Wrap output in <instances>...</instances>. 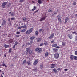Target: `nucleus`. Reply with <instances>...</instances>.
<instances>
[{
	"label": "nucleus",
	"instance_id": "obj_1",
	"mask_svg": "<svg viewBox=\"0 0 77 77\" xmlns=\"http://www.w3.org/2000/svg\"><path fill=\"white\" fill-rule=\"evenodd\" d=\"M33 30V28H31L30 29L27 30L26 32V34H27V35H29V34H30L32 32V31Z\"/></svg>",
	"mask_w": 77,
	"mask_h": 77
},
{
	"label": "nucleus",
	"instance_id": "obj_2",
	"mask_svg": "<svg viewBox=\"0 0 77 77\" xmlns=\"http://www.w3.org/2000/svg\"><path fill=\"white\" fill-rule=\"evenodd\" d=\"M35 51H38V53H41V51H42V49L39 48H36Z\"/></svg>",
	"mask_w": 77,
	"mask_h": 77
},
{
	"label": "nucleus",
	"instance_id": "obj_3",
	"mask_svg": "<svg viewBox=\"0 0 77 77\" xmlns=\"http://www.w3.org/2000/svg\"><path fill=\"white\" fill-rule=\"evenodd\" d=\"M26 51L27 52H29V54H32V51H31L30 50V48H26Z\"/></svg>",
	"mask_w": 77,
	"mask_h": 77
},
{
	"label": "nucleus",
	"instance_id": "obj_4",
	"mask_svg": "<svg viewBox=\"0 0 77 77\" xmlns=\"http://www.w3.org/2000/svg\"><path fill=\"white\" fill-rule=\"evenodd\" d=\"M59 54L56 53L54 54V57L55 59H58V58H59Z\"/></svg>",
	"mask_w": 77,
	"mask_h": 77
},
{
	"label": "nucleus",
	"instance_id": "obj_5",
	"mask_svg": "<svg viewBox=\"0 0 77 77\" xmlns=\"http://www.w3.org/2000/svg\"><path fill=\"white\" fill-rule=\"evenodd\" d=\"M6 4H7V2H3L2 5V7L3 8H5L6 7Z\"/></svg>",
	"mask_w": 77,
	"mask_h": 77
},
{
	"label": "nucleus",
	"instance_id": "obj_6",
	"mask_svg": "<svg viewBox=\"0 0 77 77\" xmlns=\"http://www.w3.org/2000/svg\"><path fill=\"white\" fill-rule=\"evenodd\" d=\"M38 61H39L38 59H37L35 60L34 62L33 65H37V63H38Z\"/></svg>",
	"mask_w": 77,
	"mask_h": 77
},
{
	"label": "nucleus",
	"instance_id": "obj_7",
	"mask_svg": "<svg viewBox=\"0 0 77 77\" xmlns=\"http://www.w3.org/2000/svg\"><path fill=\"white\" fill-rule=\"evenodd\" d=\"M45 18H46V16H45L42 18L40 19V21H44L45 20Z\"/></svg>",
	"mask_w": 77,
	"mask_h": 77
},
{
	"label": "nucleus",
	"instance_id": "obj_8",
	"mask_svg": "<svg viewBox=\"0 0 77 77\" xmlns=\"http://www.w3.org/2000/svg\"><path fill=\"white\" fill-rule=\"evenodd\" d=\"M54 36V33H53L51 34L50 36L49 37V39H52V38H53V36Z\"/></svg>",
	"mask_w": 77,
	"mask_h": 77
},
{
	"label": "nucleus",
	"instance_id": "obj_9",
	"mask_svg": "<svg viewBox=\"0 0 77 77\" xmlns=\"http://www.w3.org/2000/svg\"><path fill=\"white\" fill-rule=\"evenodd\" d=\"M57 18L59 22L60 23L61 22V19L60 18V15H58L57 16Z\"/></svg>",
	"mask_w": 77,
	"mask_h": 77
},
{
	"label": "nucleus",
	"instance_id": "obj_10",
	"mask_svg": "<svg viewBox=\"0 0 77 77\" xmlns=\"http://www.w3.org/2000/svg\"><path fill=\"white\" fill-rule=\"evenodd\" d=\"M6 24V20H4L3 21L1 25L2 26H3V25H5V24Z\"/></svg>",
	"mask_w": 77,
	"mask_h": 77
},
{
	"label": "nucleus",
	"instance_id": "obj_11",
	"mask_svg": "<svg viewBox=\"0 0 77 77\" xmlns=\"http://www.w3.org/2000/svg\"><path fill=\"white\" fill-rule=\"evenodd\" d=\"M26 63H27L28 65H31V63H30V60H29L27 61Z\"/></svg>",
	"mask_w": 77,
	"mask_h": 77
},
{
	"label": "nucleus",
	"instance_id": "obj_12",
	"mask_svg": "<svg viewBox=\"0 0 77 77\" xmlns=\"http://www.w3.org/2000/svg\"><path fill=\"white\" fill-rule=\"evenodd\" d=\"M4 47L5 48H8V47H9V45H8L5 44Z\"/></svg>",
	"mask_w": 77,
	"mask_h": 77
},
{
	"label": "nucleus",
	"instance_id": "obj_13",
	"mask_svg": "<svg viewBox=\"0 0 77 77\" xmlns=\"http://www.w3.org/2000/svg\"><path fill=\"white\" fill-rule=\"evenodd\" d=\"M53 51L54 52H57L58 51V49L56 48H55L53 49Z\"/></svg>",
	"mask_w": 77,
	"mask_h": 77
},
{
	"label": "nucleus",
	"instance_id": "obj_14",
	"mask_svg": "<svg viewBox=\"0 0 77 77\" xmlns=\"http://www.w3.org/2000/svg\"><path fill=\"white\" fill-rule=\"evenodd\" d=\"M52 47H56V46H57V44H54L52 45Z\"/></svg>",
	"mask_w": 77,
	"mask_h": 77
},
{
	"label": "nucleus",
	"instance_id": "obj_15",
	"mask_svg": "<svg viewBox=\"0 0 77 77\" xmlns=\"http://www.w3.org/2000/svg\"><path fill=\"white\" fill-rule=\"evenodd\" d=\"M30 39L31 40H33V39H35V37L34 36H32V37H31L30 38Z\"/></svg>",
	"mask_w": 77,
	"mask_h": 77
},
{
	"label": "nucleus",
	"instance_id": "obj_16",
	"mask_svg": "<svg viewBox=\"0 0 77 77\" xmlns=\"http://www.w3.org/2000/svg\"><path fill=\"white\" fill-rule=\"evenodd\" d=\"M68 36L69 39H71L72 38V36L69 34L68 35Z\"/></svg>",
	"mask_w": 77,
	"mask_h": 77
},
{
	"label": "nucleus",
	"instance_id": "obj_17",
	"mask_svg": "<svg viewBox=\"0 0 77 77\" xmlns=\"http://www.w3.org/2000/svg\"><path fill=\"white\" fill-rule=\"evenodd\" d=\"M38 2L39 4H41V3H42V1L41 0H38Z\"/></svg>",
	"mask_w": 77,
	"mask_h": 77
},
{
	"label": "nucleus",
	"instance_id": "obj_18",
	"mask_svg": "<svg viewBox=\"0 0 77 77\" xmlns=\"http://www.w3.org/2000/svg\"><path fill=\"white\" fill-rule=\"evenodd\" d=\"M74 56L73 55H71L70 56V59L72 60L74 59Z\"/></svg>",
	"mask_w": 77,
	"mask_h": 77
},
{
	"label": "nucleus",
	"instance_id": "obj_19",
	"mask_svg": "<svg viewBox=\"0 0 77 77\" xmlns=\"http://www.w3.org/2000/svg\"><path fill=\"white\" fill-rule=\"evenodd\" d=\"M69 19L68 17H66L65 20V24H66V22L68 21V20Z\"/></svg>",
	"mask_w": 77,
	"mask_h": 77
},
{
	"label": "nucleus",
	"instance_id": "obj_20",
	"mask_svg": "<svg viewBox=\"0 0 77 77\" xmlns=\"http://www.w3.org/2000/svg\"><path fill=\"white\" fill-rule=\"evenodd\" d=\"M39 31H35V36H38V33Z\"/></svg>",
	"mask_w": 77,
	"mask_h": 77
},
{
	"label": "nucleus",
	"instance_id": "obj_21",
	"mask_svg": "<svg viewBox=\"0 0 77 77\" xmlns=\"http://www.w3.org/2000/svg\"><path fill=\"white\" fill-rule=\"evenodd\" d=\"M41 40H42V38H40L37 39V41L38 42H40V41H41Z\"/></svg>",
	"mask_w": 77,
	"mask_h": 77
},
{
	"label": "nucleus",
	"instance_id": "obj_22",
	"mask_svg": "<svg viewBox=\"0 0 77 77\" xmlns=\"http://www.w3.org/2000/svg\"><path fill=\"white\" fill-rule=\"evenodd\" d=\"M40 68L41 69H42L43 68V64H42L41 65H40Z\"/></svg>",
	"mask_w": 77,
	"mask_h": 77
},
{
	"label": "nucleus",
	"instance_id": "obj_23",
	"mask_svg": "<svg viewBox=\"0 0 77 77\" xmlns=\"http://www.w3.org/2000/svg\"><path fill=\"white\" fill-rule=\"evenodd\" d=\"M25 31H26V30L25 29H23L22 30H21L20 32L21 33H23V32H25Z\"/></svg>",
	"mask_w": 77,
	"mask_h": 77
},
{
	"label": "nucleus",
	"instance_id": "obj_24",
	"mask_svg": "<svg viewBox=\"0 0 77 77\" xmlns=\"http://www.w3.org/2000/svg\"><path fill=\"white\" fill-rule=\"evenodd\" d=\"M53 71L55 73H56L57 72V70H56V69H53Z\"/></svg>",
	"mask_w": 77,
	"mask_h": 77
},
{
	"label": "nucleus",
	"instance_id": "obj_25",
	"mask_svg": "<svg viewBox=\"0 0 77 77\" xmlns=\"http://www.w3.org/2000/svg\"><path fill=\"white\" fill-rule=\"evenodd\" d=\"M26 21V18L24 17L23 18V21L25 22Z\"/></svg>",
	"mask_w": 77,
	"mask_h": 77
},
{
	"label": "nucleus",
	"instance_id": "obj_26",
	"mask_svg": "<svg viewBox=\"0 0 77 77\" xmlns=\"http://www.w3.org/2000/svg\"><path fill=\"white\" fill-rule=\"evenodd\" d=\"M50 67L51 68H54V64H52Z\"/></svg>",
	"mask_w": 77,
	"mask_h": 77
},
{
	"label": "nucleus",
	"instance_id": "obj_27",
	"mask_svg": "<svg viewBox=\"0 0 77 77\" xmlns=\"http://www.w3.org/2000/svg\"><path fill=\"white\" fill-rule=\"evenodd\" d=\"M26 60H24L23 61V64L24 65V64H25L26 63Z\"/></svg>",
	"mask_w": 77,
	"mask_h": 77
},
{
	"label": "nucleus",
	"instance_id": "obj_28",
	"mask_svg": "<svg viewBox=\"0 0 77 77\" xmlns=\"http://www.w3.org/2000/svg\"><path fill=\"white\" fill-rule=\"evenodd\" d=\"M39 32H44V30H43V29H41L39 30Z\"/></svg>",
	"mask_w": 77,
	"mask_h": 77
},
{
	"label": "nucleus",
	"instance_id": "obj_29",
	"mask_svg": "<svg viewBox=\"0 0 77 77\" xmlns=\"http://www.w3.org/2000/svg\"><path fill=\"white\" fill-rule=\"evenodd\" d=\"M2 66H5L6 68H7V66L5 64V63H3L2 64Z\"/></svg>",
	"mask_w": 77,
	"mask_h": 77
},
{
	"label": "nucleus",
	"instance_id": "obj_30",
	"mask_svg": "<svg viewBox=\"0 0 77 77\" xmlns=\"http://www.w3.org/2000/svg\"><path fill=\"white\" fill-rule=\"evenodd\" d=\"M34 71H35V72H36L37 71H38V69L37 68H35L34 69H33Z\"/></svg>",
	"mask_w": 77,
	"mask_h": 77
},
{
	"label": "nucleus",
	"instance_id": "obj_31",
	"mask_svg": "<svg viewBox=\"0 0 77 77\" xmlns=\"http://www.w3.org/2000/svg\"><path fill=\"white\" fill-rule=\"evenodd\" d=\"M15 15V14L14 12H12L11 14V16H14Z\"/></svg>",
	"mask_w": 77,
	"mask_h": 77
},
{
	"label": "nucleus",
	"instance_id": "obj_32",
	"mask_svg": "<svg viewBox=\"0 0 77 77\" xmlns=\"http://www.w3.org/2000/svg\"><path fill=\"white\" fill-rule=\"evenodd\" d=\"M12 49L11 48H10L9 51V53H11V52H12Z\"/></svg>",
	"mask_w": 77,
	"mask_h": 77
},
{
	"label": "nucleus",
	"instance_id": "obj_33",
	"mask_svg": "<svg viewBox=\"0 0 77 77\" xmlns=\"http://www.w3.org/2000/svg\"><path fill=\"white\" fill-rule=\"evenodd\" d=\"M18 44V42L17 41H16L15 42L14 45H17V44Z\"/></svg>",
	"mask_w": 77,
	"mask_h": 77
},
{
	"label": "nucleus",
	"instance_id": "obj_34",
	"mask_svg": "<svg viewBox=\"0 0 77 77\" xmlns=\"http://www.w3.org/2000/svg\"><path fill=\"white\" fill-rule=\"evenodd\" d=\"M74 59L75 60H77V57L75 56H74Z\"/></svg>",
	"mask_w": 77,
	"mask_h": 77
},
{
	"label": "nucleus",
	"instance_id": "obj_35",
	"mask_svg": "<svg viewBox=\"0 0 77 77\" xmlns=\"http://www.w3.org/2000/svg\"><path fill=\"white\" fill-rule=\"evenodd\" d=\"M44 45V43H42L40 44L39 45H40V46H42V45Z\"/></svg>",
	"mask_w": 77,
	"mask_h": 77
},
{
	"label": "nucleus",
	"instance_id": "obj_36",
	"mask_svg": "<svg viewBox=\"0 0 77 77\" xmlns=\"http://www.w3.org/2000/svg\"><path fill=\"white\" fill-rule=\"evenodd\" d=\"M48 55V52H46L45 53V56H47Z\"/></svg>",
	"mask_w": 77,
	"mask_h": 77
},
{
	"label": "nucleus",
	"instance_id": "obj_37",
	"mask_svg": "<svg viewBox=\"0 0 77 77\" xmlns=\"http://www.w3.org/2000/svg\"><path fill=\"white\" fill-rule=\"evenodd\" d=\"M25 0H20L19 1L20 3H23V1H24Z\"/></svg>",
	"mask_w": 77,
	"mask_h": 77
},
{
	"label": "nucleus",
	"instance_id": "obj_38",
	"mask_svg": "<svg viewBox=\"0 0 77 77\" xmlns=\"http://www.w3.org/2000/svg\"><path fill=\"white\" fill-rule=\"evenodd\" d=\"M11 20H15V17H12L11 18Z\"/></svg>",
	"mask_w": 77,
	"mask_h": 77
},
{
	"label": "nucleus",
	"instance_id": "obj_39",
	"mask_svg": "<svg viewBox=\"0 0 77 77\" xmlns=\"http://www.w3.org/2000/svg\"><path fill=\"white\" fill-rule=\"evenodd\" d=\"M52 11V10H51V9H50L49 10V11H48V12H51Z\"/></svg>",
	"mask_w": 77,
	"mask_h": 77
},
{
	"label": "nucleus",
	"instance_id": "obj_40",
	"mask_svg": "<svg viewBox=\"0 0 77 77\" xmlns=\"http://www.w3.org/2000/svg\"><path fill=\"white\" fill-rule=\"evenodd\" d=\"M75 41H77V36H75Z\"/></svg>",
	"mask_w": 77,
	"mask_h": 77
},
{
	"label": "nucleus",
	"instance_id": "obj_41",
	"mask_svg": "<svg viewBox=\"0 0 77 77\" xmlns=\"http://www.w3.org/2000/svg\"><path fill=\"white\" fill-rule=\"evenodd\" d=\"M54 42V40H53V41H51V44H53V43Z\"/></svg>",
	"mask_w": 77,
	"mask_h": 77
},
{
	"label": "nucleus",
	"instance_id": "obj_42",
	"mask_svg": "<svg viewBox=\"0 0 77 77\" xmlns=\"http://www.w3.org/2000/svg\"><path fill=\"white\" fill-rule=\"evenodd\" d=\"M76 2H74L73 3V5H74V6H75V5H76Z\"/></svg>",
	"mask_w": 77,
	"mask_h": 77
},
{
	"label": "nucleus",
	"instance_id": "obj_43",
	"mask_svg": "<svg viewBox=\"0 0 77 77\" xmlns=\"http://www.w3.org/2000/svg\"><path fill=\"white\" fill-rule=\"evenodd\" d=\"M26 27V25H24L22 26V28H25Z\"/></svg>",
	"mask_w": 77,
	"mask_h": 77
},
{
	"label": "nucleus",
	"instance_id": "obj_44",
	"mask_svg": "<svg viewBox=\"0 0 77 77\" xmlns=\"http://www.w3.org/2000/svg\"><path fill=\"white\" fill-rule=\"evenodd\" d=\"M34 10H35L36 9V6H35L34 7Z\"/></svg>",
	"mask_w": 77,
	"mask_h": 77
},
{
	"label": "nucleus",
	"instance_id": "obj_45",
	"mask_svg": "<svg viewBox=\"0 0 77 77\" xmlns=\"http://www.w3.org/2000/svg\"><path fill=\"white\" fill-rule=\"evenodd\" d=\"M39 11V9L37 10L36 11H35L34 12V13H36V12H38Z\"/></svg>",
	"mask_w": 77,
	"mask_h": 77
},
{
	"label": "nucleus",
	"instance_id": "obj_46",
	"mask_svg": "<svg viewBox=\"0 0 77 77\" xmlns=\"http://www.w3.org/2000/svg\"><path fill=\"white\" fill-rule=\"evenodd\" d=\"M62 45L65 46V44L64 43H63L62 44Z\"/></svg>",
	"mask_w": 77,
	"mask_h": 77
},
{
	"label": "nucleus",
	"instance_id": "obj_47",
	"mask_svg": "<svg viewBox=\"0 0 77 77\" xmlns=\"http://www.w3.org/2000/svg\"><path fill=\"white\" fill-rule=\"evenodd\" d=\"M20 32L17 31L16 32V34H20Z\"/></svg>",
	"mask_w": 77,
	"mask_h": 77
},
{
	"label": "nucleus",
	"instance_id": "obj_48",
	"mask_svg": "<svg viewBox=\"0 0 77 77\" xmlns=\"http://www.w3.org/2000/svg\"><path fill=\"white\" fill-rule=\"evenodd\" d=\"M44 44L45 45H47V42H45L44 43Z\"/></svg>",
	"mask_w": 77,
	"mask_h": 77
},
{
	"label": "nucleus",
	"instance_id": "obj_49",
	"mask_svg": "<svg viewBox=\"0 0 77 77\" xmlns=\"http://www.w3.org/2000/svg\"><path fill=\"white\" fill-rule=\"evenodd\" d=\"M21 28H22V27H18V29H19V30H20V29H21Z\"/></svg>",
	"mask_w": 77,
	"mask_h": 77
},
{
	"label": "nucleus",
	"instance_id": "obj_50",
	"mask_svg": "<svg viewBox=\"0 0 77 77\" xmlns=\"http://www.w3.org/2000/svg\"><path fill=\"white\" fill-rule=\"evenodd\" d=\"M16 46V45H14L13 46V48H15V46Z\"/></svg>",
	"mask_w": 77,
	"mask_h": 77
},
{
	"label": "nucleus",
	"instance_id": "obj_51",
	"mask_svg": "<svg viewBox=\"0 0 77 77\" xmlns=\"http://www.w3.org/2000/svg\"><path fill=\"white\" fill-rule=\"evenodd\" d=\"M33 42V40H31L30 43L31 44H32Z\"/></svg>",
	"mask_w": 77,
	"mask_h": 77
},
{
	"label": "nucleus",
	"instance_id": "obj_52",
	"mask_svg": "<svg viewBox=\"0 0 77 77\" xmlns=\"http://www.w3.org/2000/svg\"><path fill=\"white\" fill-rule=\"evenodd\" d=\"M75 55H77V51L75 52Z\"/></svg>",
	"mask_w": 77,
	"mask_h": 77
},
{
	"label": "nucleus",
	"instance_id": "obj_53",
	"mask_svg": "<svg viewBox=\"0 0 77 77\" xmlns=\"http://www.w3.org/2000/svg\"><path fill=\"white\" fill-rule=\"evenodd\" d=\"M72 33H73V34H74V33L75 34H76V35H77V33H76L75 32H72Z\"/></svg>",
	"mask_w": 77,
	"mask_h": 77
},
{
	"label": "nucleus",
	"instance_id": "obj_54",
	"mask_svg": "<svg viewBox=\"0 0 77 77\" xmlns=\"http://www.w3.org/2000/svg\"><path fill=\"white\" fill-rule=\"evenodd\" d=\"M19 36H20V35H19L16 36V38H19Z\"/></svg>",
	"mask_w": 77,
	"mask_h": 77
},
{
	"label": "nucleus",
	"instance_id": "obj_55",
	"mask_svg": "<svg viewBox=\"0 0 77 77\" xmlns=\"http://www.w3.org/2000/svg\"><path fill=\"white\" fill-rule=\"evenodd\" d=\"M12 42H13V40H11L10 41V43H12Z\"/></svg>",
	"mask_w": 77,
	"mask_h": 77
},
{
	"label": "nucleus",
	"instance_id": "obj_56",
	"mask_svg": "<svg viewBox=\"0 0 77 77\" xmlns=\"http://www.w3.org/2000/svg\"><path fill=\"white\" fill-rule=\"evenodd\" d=\"M10 20H11V18H8V21H10Z\"/></svg>",
	"mask_w": 77,
	"mask_h": 77
},
{
	"label": "nucleus",
	"instance_id": "obj_57",
	"mask_svg": "<svg viewBox=\"0 0 77 77\" xmlns=\"http://www.w3.org/2000/svg\"><path fill=\"white\" fill-rule=\"evenodd\" d=\"M57 69V70H58V71H60V68H59Z\"/></svg>",
	"mask_w": 77,
	"mask_h": 77
},
{
	"label": "nucleus",
	"instance_id": "obj_58",
	"mask_svg": "<svg viewBox=\"0 0 77 77\" xmlns=\"http://www.w3.org/2000/svg\"><path fill=\"white\" fill-rule=\"evenodd\" d=\"M57 14V13L56 12H55L54 14H53V15H54V14Z\"/></svg>",
	"mask_w": 77,
	"mask_h": 77
},
{
	"label": "nucleus",
	"instance_id": "obj_59",
	"mask_svg": "<svg viewBox=\"0 0 77 77\" xmlns=\"http://www.w3.org/2000/svg\"><path fill=\"white\" fill-rule=\"evenodd\" d=\"M65 70L66 71H68V69H65Z\"/></svg>",
	"mask_w": 77,
	"mask_h": 77
},
{
	"label": "nucleus",
	"instance_id": "obj_60",
	"mask_svg": "<svg viewBox=\"0 0 77 77\" xmlns=\"http://www.w3.org/2000/svg\"><path fill=\"white\" fill-rule=\"evenodd\" d=\"M56 48H60V47H59V46H57V47H56Z\"/></svg>",
	"mask_w": 77,
	"mask_h": 77
},
{
	"label": "nucleus",
	"instance_id": "obj_61",
	"mask_svg": "<svg viewBox=\"0 0 77 77\" xmlns=\"http://www.w3.org/2000/svg\"><path fill=\"white\" fill-rule=\"evenodd\" d=\"M32 11H35V10L33 8V9H32Z\"/></svg>",
	"mask_w": 77,
	"mask_h": 77
},
{
	"label": "nucleus",
	"instance_id": "obj_62",
	"mask_svg": "<svg viewBox=\"0 0 77 77\" xmlns=\"http://www.w3.org/2000/svg\"><path fill=\"white\" fill-rule=\"evenodd\" d=\"M6 57V55H4V57Z\"/></svg>",
	"mask_w": 77,
	"mask_h": 77
},
{
	"label": "nucleus",
	"instance_id": "obj_63",
	"mask_svg": "<svg viewBox=\"0 0 77 77\" xmlns=\"http://www.w3.org/2000/svg\"><path fill=\"white\" fill-rule=\"evenodd\" d=\"M1 77H3L2 75L1 74Z\"/></svg>",
	"mask_w": 77,
	"mask_h": 77
},
{
	"label": "nucleus",
	"instance_id": "obj_64",
	"mask_svg": "<svg viewBox=\"0 0 77 77\" xmlns=\"http://www.w3.org/2000/svg\"><path fill=\"white\" fill-rule=\"evenodd\" d=\"M11 13H12V12H9V14H11Z\"/></svg>",
	"mask_w": 77,
	"mask_h": 77
}]
</instances>
